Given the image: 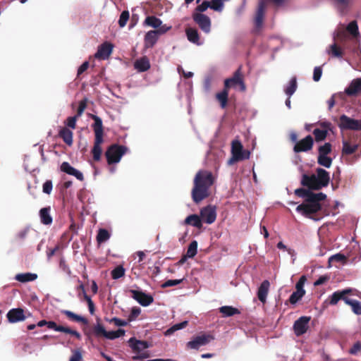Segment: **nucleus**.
Segmentation results:
<instances>
[{
  "mask_svg": "<svg viewBox=\"0 0 361 361\" xmlns=\"http://www.w3.org/2000/svg\"><path fill=\"white\" fill-rule=\"evenodd\" d=\"M214 183L212 172L206 170L199 171L194 178V185L191 192L194 202L198 204L209 196V190Z\"/></svg>",
  "mask_w": 361,
  "mask_h": 361,
  "instance_id": "f257e3e1",
  "label": "nucleus"
},
{
  "mask_svg": "<svg viewBox=\"0 0 361 361\" xmlns=\"http://www.w3.org/2000/svg\"><path fill=\"white\" fill-rule=\"evenodd\" d=\"M90 117L94 120V123L92 125L94 133V146L92 149L91 153L94 161H99L101 159L102 153V144L104 142V129L102 119L94 114H91Z\"/></svg>",
  "mask_w": 361,
  "mask_h": 361,
  "instance_id": "f03ea898",
  "label": "nucleus"
},
{
  "mask_svg": "<svg viewBox=\"0 0 361 361\" xmlns=\"http://www.w3.org/2000/svg\"><path fill=\"white\" fill-rule=\"evenodd\" d=\"M128 149V147L124 145L118 144L111 145L105 152L107 164L112 165L118 163Z\"/></svg>",
  "mask_w": 361,
  "mask_h": 361,
  "instance_id": "7ed1b4c3",
  "label": "nucleus"
},
{
  "mask_svg": "<svg viewBox=\"0 0 361 361\" xmlns=\"http://www.w3.org/2000/svg\"><path fill=\"white\" fill-rule=\"evenodd\" d=\"M294 193L299 197L305 198V202L313 204H321L320 202L326 198V195L323 192L314 193L303 188L296 189Z\"/></svg>",
  "mask_w": 361,
  "mask_h": 361,
  "instance_id": "20e7f679",
  "label": "nucleus"
},
{
  "mask_svg": "<svg viewBox=\"0 0 361 361\" xmlns=\"http://www.w3.org/2000/svg\"><path fill=\"white\" fill-rule=\"evenodd\" d=\"M242 67L240 66L233 73V76L229 78H226L224 80V87L229 90L231 87H235L239 86L241 92L246 90V85L243 80V74L241 71Z\"/></svg>",
  "mask_w": 361,
  "mask_h": 361,
  "instance_id": "39448f33",
  "label": "nucleus"
},
{
  "mask_svg": "<svg viewBox=\"0 0 361 361\" xmlns=\"http://www.w3.org/2000/svg\"><path fill=\"white\" fill-rule=\"evenodd\" d=\"M231 153L232 159L230 160V162L232 161H238L247 159L250 155V151L243 149L241 142L238 140H233L232 142Z\"/></svg>",
  "mask_w": 361,
  "mask_h": 361,
  "instance_id": "423d86ee",
  "label": "nucleus"
},
{
  "mask_svg": "<svg viewBox=\"0 0 361 361\" xmlns=\"http://www.w3.org/2000/svg\"><path fill=\"white\" fill-rule=\"evenodd\" d=\"M214 339V336L211 334H202L193 337L191 341H188L186 343V347L188 349L198 350L200 347L207 345Z\"/></svg>",
  "mask_w": 361,
  "mask_h": 361,
  "instance_id": "0eeeda50",
  "label": "nucleus"
},
{
  "mask_svg": "<svg viewBox=\"0 0 361 361\" xmlns=\"http://www.w3.org/2000/svg\"><path fill=\"white\" fill-rule=\"evenodd\" d=\"M192 18L202 32L206 34L211 32L212 21L209 16L203 13L193 12Z\"/></svg>",
  "mask_w": 361,
  "mask_h": 361,
  "instance_id": "6e6552de",
  "label": "nucleus"
},
{
  "mask_svg": "<svg viewBox=\"0 0 361 361\" xmlns=\"http://www.w3.org/2000/svg\"><path fill=\"white\" fill-rule=\"evenodd\" d=\"M338 126L341 130H361V120H355L343 114L339 118Z\"/></svg>",
  "mask_w": 361,
  "mask_h": 361,
  "instance_id": "1a4fd4ad",
  "label": "nucleus"
},
{
  "mask_svg": "<svg viewBox=\"0 0 361 361\" xmlns=\"http://www.w3.org/2000/svg\"><path fill=\"white\" fill-rule=\"evenodd\" d=\"M169 29V27H165L164 25L161 26L159 29L147 32L144 38L145 47L146 48H152L157 43L159 35L165 33Z\"/></svg>",
  "mask_w": 361,
  "mask_h": 361,
  "instance_id": "9d476101",
  "label": "nucleus"
},
{
  "mask_svg": "<svg viewBox=\"0 0 361 361\" xmlns=\"http://www.w3.org/2000/svg\"><path fill=\"white\" fill-rule=\"evenodd\" d=\"M322 209L321 204H310L307 202L302 203L296 207V211L301 213L306 217L315 219L312 215L317 213Z\"/></svg>",
  "mask_w": 361,
  "mask_h": 361,
  "instance_id": "9b49d317",
  "label": "nucleus"
},
{
  "mask_svg": "<svg viewBox=\"0 0 361 361\" xmlns=\"http://www.w3.org/2000/svg\"><path fill=\"white\" fill-rule=\"evenodd\" d=\"M310 319V317L302 316L295 321L293 329L297 336H300L307 331Z\"/></svg>",
  "mask_w": 361,
  "mask_h": 361,
  "instance_id": "f8f14e48",
  "label": "nucleus"
},
{
  "mask_svg": "<svg viewBox=\"0 0 361 361\" xmlns=\"http://www.w3.org/2000/svg\"><path fill=\"white\" fill-rule=\"evenodd\" d=\"M313 145L314 140L312 137L309 135L295 143L293 147V151L295 153L308 152L312 149Z\"/></svg>",
  "mask_w": 361,
  "mask_h": 361,
  "instance_id": "ddd939ff",
  "label": "nucleus"
},
{
  "mask_svg": "<svg viewBox=\"0 0 361 361\" xmlns=\"http://www.w3.org/2000/svg\"><path fill=\"white\" fill-rule=\"evenodd\" d=\"M130 293H131V297L137 302H139L142 306H148L154 301V298L152 295L146 294L142 291L130 290Z\"/></svg>",
  "mask_w": 361,
  "mask_h": 361,
  "instance_id": "4468645a",
  "label": "nucleus"
},
{
  "mask_svg": "<svg viewBox=\"0 0 361 361\" xmlns=\"http://www.w3.org/2000/svg\"><path fill=\"white\" fill-rule=\"evenodd\" d=\"M200 217L202 221L208 224L214 223L216 218V212L214 207L208 205L200 210Z\"/></svg>",
  "mask_w": 361,
  "mask_h": 361,
  "instance_id": "2eb2a0df",
  "label": "nucleus"
},
{
  "mask_svg": "<svg viewBox=\"0 0 361 361\" xmlns=\"http://www.w3.org/2000/svg\"><path fill=\"white\" fill-rule=\"evenodd\" d=\"M300 184L303 187H307V190H319L321 189V186L317 183L315 174H312L310 176L307 174H303L302 176Z\"/></svg>",
  "mask_w": 361,
  "mask_h": 361,
  "instance_id": "dca6fc26",
  "label": "nucleus"
},
{
  "mask_svg": "<svg viewBox=\"0 0 361 361\" xmlns=\"http://www.w3.org/2000/svg\"><path fill=\"white\" fill-rule=\"evenodd\" d=\"M353 290L351 288H346L342 290L334 292L329 297V302L331 305H336L341 300H343L345 303V300L348 298L347 295L351 294Z\"/></svg>",
  "mask_w": 361,
  "mask_h": 361,
  "instance_id": "f3484780",
  "label": "nucleus"
},
{
  "mask_svg": "<svg viewBox=\"0 0 361 361\" xmlns=\"http://www.w3.org/2000/svg\"><path fill=\"white\" fill-rule=\"evenodd\" d=\"M113 48L114 46L111 43L107 42L103 43L99 47L94 55L95 58L103 60L107 59L111 54Z\"/></svg>",
  "mask_w": 361,
  "mask_h": 361,
  "instance_id": "a211bd4d",
  "label": "nucleus"
},
{
  "mask_svg": "<svg viewBox=\"0 0 361 361\" xmlns=\"http://www.w3.org/2000/svg\"><path fill=\"white\" fill-rule=\"evenodd\" d=\"M47 327L50 329H54V331H60V332H63V333H66L68 334H71L79 340L81 338L80 334L79 332H78L77 331L73 330L68 327H66V326H61V325H57L55 322L49 321L47 322Z\"/></svg>",
  "mask_w": 361,
  "mask_h": 361,
  "instance_id": "6ab92c4d",
  "label": "nucleus"
},
{
  "mask_svg": "<svg viewBox=\"0 0 361 361\" xmlns=\"http://www.w3.org/2000/svg\"><path fill=\"white\" fill-rule=\"evenodd\" d=\"M128 343L133 351L136 353H139L143 350L152 346L149 342L146 341L137 340L135 337L130 338L128 340Z\"/></svg>",
  "mask_w": 361,
  "mask_h": 361,
  "instance_id": "aec40b11",
  "label": "nucleus"
},
{
  "mask_svg": "<svg viewBox=\"0 0 361 361\" xmlns=\"http://www.w3.org/2000/svg\"><path fill=\"white\" fill-rule=\"evenodd\" d=\"M266 3L262 0L259 1L255 18V26L257 30H259L263 25Z\"/></svg>",
  "mask_w": 361,
  "mask_h": 361,
  "instance_id": "412c9836",
  "label": "nucleus"
},
{
  "mask_svg": "<svg viewBox=\"0 0 361 361\" xmlns=\"http://www.w3.org/2000/svg\"><path fill=\"white\" fill-rule=\"evenodd\" d=\"M345 94L349 97H355L361 92V78L353 79L348 87L345 89Z\"/></svg>",
  "mask_w": 361,
  "mask_h": 361,
  "instance_id": "4be33fe9",
  "label": "nucleus"
},
{
  "mask_svg": "<svg viewBox=\"0 0 361 361\" xmlns=\"http://www.w3.org/2000/svg\"><path fill=\"white\" fill-rule=\"evenodd\" d=\"M316 173V181L317 185L321 186V189L326 187L330 180L329 173L322 168L317 169Z\"/></svg>",
  "mask_w": 361,
  "mask_h": 361,
  "instance_id": "5701e85b",
  "label": "nucleus"
},
{
  "mask_svg": "<svg viewBox=\"0 0 361 361\" xmlns=\"http://www.w3.org/2000/svg\"><path fill=\"white\" fill-rule=\"evenodd\" d=\"M7 318L9 322L16 323L24 321L26 317L24 314V310L21 308L11 309L7 313Z\"/></svg>",
  "mask_w": 361,
  "mask_h": 361,
  "instance_id": "b1692460",
  "label": "nucleus"
},
{
  "mask_svg": "<svg viewBox=\"0 0 361 361\" xmlns=\"http://www.w3.org/2000/svg\"><path fill=\"white\" fill-rule=\"evenodd\" d=\"M61 171L75 176L78 180L82 181L84 179L82 173L73 168L68 162L64 161L61 165Z\"/></svg>",
  "mask_w": 361,
  "mask_h": 361,
  "instance_id": "393cba45",
  "label": "nucleus"
},
{
  "mask_svg": "<svg viewBox=\"0 0 361 361\" xmlns=\"http://www.w3.org/2000/svg\"><path fill=\"white\" fill-rule=\"evenodd\" d=\"M270 288V282L268 280H264L262 282L257 290V298L260 302L265 303L267 297L269 293Z\"/></svg>",
  "mask_w": 361,
  "mask_h": 361,
  "instance_id": "a878e982",
  "label": "nucleus"
},
{
  "mask_svg": "<svg viewBox=\"0 0 361 361\" xmlns=\"http://www.w3.org/2000/svg\"><path fill=\"white\" fill-rule=\"evenodd\" d=\"M185 35L188 40L191 43L198 46L202 44V42L200 41V34L196 28L187 27L185 29Z\"/></svg>",
  "mask_w": 361,
  "mask_h": 361,
  "instance_id": "bb28decb",
  "label": "nucleus"
},
{
  "mask_svg": "<svg viewBox=\"0 0 361 361\" xmlns=\"http://www.w3.org/2000/svg\"><path fill=\"white\" fill-rule=\"evenodd\" d=\"M134 67L139 72H145L150 68L149 60L147 56H143L135 61Z\"/></svg>",
  "mask_w": 361,
  "mask_h": 361,
  "instance_id": "cd10ccee",
  "label": "nucleus"
},
{
  "mask_svg": "<svg viewBox=\"0 0 361 361\" xmlns=\"http://www.w3.org/2000/svg\"><path fill=\"white\" fill-rule=\"evenodd\" d=\"M50 207H44L39 210L40 221L44 225H51L52 224L53 219L50 214Z\"/></svg>",
  "mask_w": 361,
  "mask_h": 361,
  "instance_id": "c85d7f7f",
  "label": "nucleus"
},
{
  "mask_svg": "<svg viewBox=\"0 0 361 361\" xmlns=\"http://www.w3.org/2000/svg\"><path fill=\"white\" fill-rule=\"evenodd\" d=\"M229 90L224 87L222 91L216 94V99L219 102L221 109H225L228 104Z\"/></svg>",
  "mask_w": 361,
  "mask_h": 361,
  "instance_id": "c756f323",
  "label": "nucleus"
},
{
  "mask_svg": "<svg viewBox=\"0 0 361 361\" xmlns=\"http://www.w3.org/2000/svg\"><path fill=\"white\" fill-rule=\"evenodd\" d=\"M61 314L66 315L67 318H68L71 321L80 322L85 325L88 324V320L86 318L80 315L76 314L75 313L70 310H61Z\"/></svg>",
  "mask_w": 361,
  "mask_h": 361,
  "instance_id": "7c9ffc66",
  "label": "nucleus"
},
{
  "mask_svg": "<svg viewBox=\"0 0 361 361\" xmlns=\"http://www.w3.org/2000/svg\"><path fill=\"white\" fill-rule=\"evenodd\" d=\"M59 136L63 140V142L68 146L73 144V132L68 128L63 127L59 133Z\"/></svg>",
  "mask_w": 361,
  "mask_h": 361,
  "instance_id": "2f4dec72",
  "label": "nucleus"
},
{
  "mask_svg": "<svg viewBox=\"0 0 361 361\" xmlns=\"http://www.w3.org/2000/svg\"><path fill=\"white\" fill-rule=\"evenodd\" d=\"M185 224L192 226L197 228L202 227V221L201 217L197 214H191L186 217L184 221Z\"/></svg>",
  "mask_w": 361,
  "mask_h": 361,
  "instance_id": "473e14b6",
  "label": "nucleus"
},
{
  "mask_svg": "<svg viewBox=\"0 0 361 361\" xmlns=\"http://www.w3.org/2000/svg\"><path fill=\"white\" fill-rule=\"evenodd\" d=\"M219 312L223 314V317H232L235 314H240V310L232 306H222L219 309Z\"/></svg>",
  "mask_w": 361,
  "mask_h": 361,
  "instance_id": "72a5a7b5",
  "label": "nucleus"
},
{
  "mask_svg": "<svg viewBox=\"0 0 361 361\" xmlns=\"http://www.w3.org/2000/svg\"><path fill=\"white\" fill-rule=\"evenodd\" d=\"M345 304L351 307L352 311L357 315H361V302L356 300L346 298Z\"/></svg>",
  "mask_w": 361,
  "mask_h": 361,
  "instance_id": "f704fd0d",
  "label": "nucleus"
},
{
  "mask_svg": "<svg viewBox=\"0 0 361 361\" xmlns=\"http://www.w3.org/2000/svg\"><path fill=\"white\" fill-rule=\"evenodd\" d=\"M145 24L148 25V26H150L153 28H158L159 29L162 24V21L157 18L156 16H147L145 20Z\"/></svg>",
  "mask_w": 361,
  "mask_h": 361,
  "instance_id": "c9c22d12",
  "label": "nucleus"
},
{
  "mask_svg": "<svg viewBox=\"0 0 361 361\" xmlns=\"http://www.w3.org/2000/svg\"><path fill=\"white\" fill-rule=\"evenodd\" d=\"M327 52L333 57L336 58H342L344 54L341 48L339 47L336 43H334L333 44L330 45Z\"/></svg>",
  "mask_w": 361,
  "mask_h": 361,
  "instance_id": "e433bc0d",
  "label": "nucleus"
},
{
  "mask_svg": "<svg viewBox=\"0 0 361 361\" xmlns=\"http://www.w3.org/2000/svg\"><path fill=\"white\" fill-rule=\"evenodd\" d=\"M345 31L352 35L353 37L357 38L360 36L358 25L356 20L351 21L346 27Z\"/></svg>",
  "mask_w": 361,
  "mask_h": 361,
  "instance_id": "4c0bfd02",
  "label": "nucleus"
},
{
  "mask_svg": "<svg viewBox=\"0 0 361 361\" xmlns=\"http://www.w3.org/2000/svg\"><path fill=\"white\" fill-rule=\"evenodd\" d=\"M37 278V275L36 274L31 273H25V274H19L16 276V279L20 282H28L32 281Z\"/></svg>",
  "mask_w": 361,
  "mask_h": 361,
  "instance_id": "58836bf2",
  "label": "nucleus"
},
{
  "mask_svg": "<svg viewBox=\"0 0 361 361\" xmlns=\"http://www.w3.org/2000/svg\"><path fill=\"white\" fill-rule=\"evenodd\" d=\"M298 85H297V78L296 77H293L290 79L288 85L284 90L285 93L290 97L294 92L296 91Z\"/></svg>",
  "mask_w": 361,
  "mask_h": 361,
  "instance_id": "ea45409f",
  "label": "nucleus"
},
{
  "mask_svg": "<svg viewBox=\"0 0 361 361\" xmlns=\"http://www.w3.org/2000/svg\"><path fill=\"white\" fill-rule=\"evenodd\" d=\"M357 145H351L348 141H343L342 154L346 155L352 154L357 151Z\"/></svg>",
  "mask_w": 361,
  "mask_h": 361,
  "instance_id": "a19ab883",
  "label": "nucleus"
},
{
  "mask_svg": "<svg viewBox=\"0 0 361 361\" xmlns=\"http://www.w3.org/2000/svg\"><path fill=\"white\" fill-rule=\"evenodd\" d=\"M99 319H97V324L93 327V334L97 338L105 337L106 331L104 326L99 322Z\"/></svg>",
  "mask_w": 361,
  "mask_h": 361,
  "instance_id": "79ce46f5",
  "label": "nucleus"
},
{
  "mask_svg": "<svg viewBox=\"0 0 361 361\" xmlns=\"http://www.w3.org/2000/svg\"><path fill=\"white\" fill-rule=\"evenodd\" d=\"M125 330L122 329H119L116 331H111L106 332L105 337L107 339L114 340L115 338H119L125 335Z\"/></svg>",
  "mask_w": 361,
  "mask_h": 361,
  "instance_id": "37998d69",
  "label": "nucleus"
},
{
  "mask_svg": "<svg viewBox=\"0 0 361 361\" xmlns=\"http://www.w3.org/2000/svg\"><path fill=\"white\" fill-rule=\"evenodd\" d=\"M313 135H314V138L316 142H322L324 140L328 135V132L326 130L315 128L313 130Z\"/></svg>",
  "mask_w": 361,
  "mask_h": 361,
  "instance_id": "c03bdc74",
  "label": "nucleus"
},
{
  "mask_svg": "<svg viewBox=\"0 0 361 361\" xmlns=\"http://www.w3.org/2000/svg\"><path fill=\"white\" fill-rule=\"evenodd\" d=\"M188 321H184L178 324H176L173 325L171 327H170L169 329H167L165 332V334L166 336H170L173 334L175 331L182 329L188 326Z\"/></svg>",
  "mask_w": 361,
  "mask_h": 361,
  "instance_id": "a18cd8bd",
  "label": "nucleus"
},
{
  "mask_svg": "<svg viewBox=\"0 0 361 361\" xmlns=\"http://www.w3.org/2000/svg\"><path fill=\"white\" fill-rule=\"evenodd\" d=\"M110 238L109 231L104 228H100L97 235V241L99 244L108 240Z\"/></svg>",
  "mask_w": 361,
  "mask_h": 361,
  "instance_id": "49530a36",
  "label": "nucleus"
},
{
  "mask_svg": "<svg viewBox=\"0 0 361 361\" xmlns=\"http://www.w3.org/2000/svg\"><path fill=\"white\" fill-rule=\"evenodd\" d=\"M197 252V243L196 240L192 241L187 250L186 255L188 258L194 257Z\"/></svg>",
  "mask_w": 361,
  "mask_h": 361,
  "instance_id": "de8ad7c7",
  "label": "nucleus"
},
{
  "mask_svg": "<svg viewBox=\"0 0 361 361\" xmlns=\"http://www.w3.org/2000/svg\"><path fill=\"white\" fill-rule=\"evenodd\" d=\"M317 163L326 168H330L332 164V159L328 156L318 155Z\"/></svg>",
  "mask_w": 361,
  "mask_h": 361,
  "instance_id": "09e8293b",
  "label": "nucleus"
},
{
  "mask_svg": "<svg viewBox=\"0 0 361 361\" xmlns=\"http://www.w3.org/2000/svg\"><path fill=\"white\" fill-rule=\"evenodd\" d=\"M337 39V40L344 46L345 42L349 39V37L347 35V32L345 30L341 29L337 31L336 35L334 37V39Z\"/></svg>",
  "mask_w": 361,
  "mask_h": 361,
  "instance_id": "8fccbe9b",
  "label": "nucleus"
},
{
  "mask_svg": "<svg viewBox=\"0 0 361 361\" xmlns=\"http://www.w3.org/2000/svg\"><path fill=\"white\" fill-rule=\"evenodd\" d=\"M111 277L113 279H118L125 275V269L123 266H117L111 271Z\"/></svg>",
  "mask_w": 361,
  "mask_h": 361,
  "instance_id": "3c124183",
  "label": "nucleus"
},
{
  "mask_svg": "<svg viewBox=\"0 0 361 361\" xmlns=\"http://www.w3.org/2000/svg\"><path fill=\"white\" fill-rule=\"evenodd\" d=\"M332 146L329 142H326L324 145L320 146L318 148L319 155L322 156H327L331 152Z\"/></svg>",
  "mask_w": 361,
  "mask_h": 361,
  "instance_id": "603ef678",
  "label": "nucleus"
},
{
  "mask_svg": "<svg viewBox=\"0 0 361 361\" xmlns=\"http://www.w3.org/2000/svg\"><path fill=\"white\" fill-rule=\"evenodd\" d=\"M305 295V293L302 292H298L295 290L290 296L289 298V302L290 304H295L297 303L300 300L302 299V298Z\"/></svg>",
  "mask_w": 361,
  "mask_h": 361,
  "instance_id": "864d4df0",
  "label": "nucleus"
},
{
  "mask_svg": "<svg viewBox=\"0 0 361 361\" xmlns=\"http://www.w3.org/2000/svg\"><path fill=\"white\" fill-rule=\"evenodd\" d=\"M130 13L128 11H123L121 15L118 20V25L121 27H123L126 26L128 20H129Z\"/></svg>",
  "mask_w": 361,
  "mask_h": 361,
  "instance_id": "5fc2aeb1",
  "label": "nucleus"
},
{
  "mask_svg": "<svg viewBox=\"0 0 361 361\" xmlns=\"http://www.w3.org/2000/svg\"><path fill=\"white\" fill-rule=\"evenodd\" d=\"M306 281H307L306 276L304 275L302 276L295 284L296 290H298V292L299 291L302 292L305 294V290L304 289V285H305V283Z\"/></svg>",
  "mask_w": 361,
  "mask_h": 361,
  "instance_id": "6e6d98bb",
  "label": "nucleus"
},
{
  "mask_svg": "<svg viewBox=\"0 0 361 361\" xmlns=\"http://www.w3.org/2000/svg\"><path fill=\"white\" fill-rule=\"evenodd\" d=\"M210 2V6L209 8L216 11H221L224 4L221 1V0H212Z\"/></svg>",
  "mask_w": 361,
  "mask_h": 361,
  "instance_id": "4d7b16f0",
  "label": "nucleus"
},
{
  "mask_svg": "<svg viewBox=\"0 0 361 361\" xmlns=\"http://www.w3.org/2000/svg\"><path fill=\"white\" fill-rule=\"evenodd\" d=\"M87 102H88V99L87 98H84L79 102V106L77 109V114H76L77 116H80L83 114L84 111L85 110V109L87 107Z\"/></svg>",
  "mask_w": 361,
  "mask_h": 361,
  "instance_id": "13d9d810",
  "label": "nucleus"
},
{
  "mask_svg": "<svg viewBox=\"0 0 361 361\" xmlns=\"http://www.w3.org/2000/svg\"><path fill=\"white\" fill-rule=\"evenodd\" d=\"M183 281V279H169L165 281L163 284H161V288H165L171 286H174L176 285L180 284Z\"/></svg>",
  "mask_w": 361,
  "mask_h": 361,
  "instance_id": "bf43d9fd",
  "label": "nucleus"
},
{
  "mask_svg": "<svg viewBox=\"0 0 361 361\" xmlns=\"http://www.w3.org/2000/svg\"><path fill=\"white\" fill-rule=\"evenodd\" d=\"M141 312V310L138 307H133L131 309L130 313L128 316L129 321H133L137 319V317L140 315Z\"/></svg>",
  "mask_w": 361,
  "mask_h": 361,
  "instance_id": "052dcab7",
  "label": "nucleus"
},
{
  "mask_svg": "<svg viewBox=\"0 0 361 361\" xmlns=\"http://www.w3.org/2000/svg\"><path fill=\"white\" fill-rule=\"evenodd\" d=\"M346 259H347V258L344 255L338 253V254L334 255L331 257H330V258L329 259V262H331L332 261H335V262H343L344 263V262H345Z\"/></svg>",
  "mask_w": 361,
  "mask_h": 361,
  "instance_id": "680f3d73",
  "label": "nucleus"
},
{
  "mask_svg": "<svg viewBox=\"0 0 361 361\" xmlns=\"http://www.w3.org/2000/svg\"><path fill=\"white\" fill-rule=\"evenodd\" d=\"M210 6V2L204 1L201 4L198 5L194 12L202 13L204 12Z\"/></svg>",
  "mask_w": 361,
  "mask_h": 361,
  "instance_id": "e2e57ef3",
  "label": "nucleus"
},
{
  "mask_svg": "<svg viewBox=\"0 0 361 361\" xmlns=\"http://www.w3.org/2000/svg\"><path fill=\"white\" fill-rule=\"evenodd\" d=\"M59 267L60 269L66 272L68 275H71V269L69 268L68 265L67 264L66 260L64 259L63 257H61L60 259V261H59Z\"/></svg>",
  "mask_w": 361,
  "mask_h": 361,
  "instance_id": "0e129e2a",
  "label": "nucleus"
},
{
  "mask_svg": "<svg viewBox=\"0 0 361 361\" xmlns=\"http://www.w3.org/2000/svg\"><path fill=\"white\" fill-rule=\"evenodd\" d=\"M53 188L52 181L51 180H46L42 185L43 192L49 195Z\"/></svg>",
  "mask_w": 361,
  "mask_h": 361,
  "instance_id": "69168bd1",
  "label": "nucleus"
},
{
  "mask_svg": "<svg viewBox=\"0 0 361 361\" xmlns=\"http://www.w3.org/2000/svg\"><path fill=\"white\" fill-rule=\"evenodd\" d=\"M79 116H77V114L74 116H70L66 120V125L72 128L75 129L76 128V121Z\"/></svg>",
  "mask_w": 361,
  "mask_h": 361,
  "instance_id": "338daca9",
  "label": "nucleus"
},
{
  "mask_svg": "<svg viewBox=\"0 0 361 361\" xmlns=\"http://www.w3.org/2000/svg\"><path fill=\"white\" fill-rule=\"evenodd\" d=\"M82 356L80 350L73 351V355L70 358V361H82Z\"/></svg>",
  "mask_w": 361,
  "mask_h": 361,
  "instance_id": "774afa93",
  "label": "nucleus"
}]
</instances>
